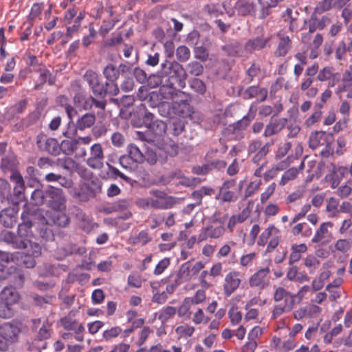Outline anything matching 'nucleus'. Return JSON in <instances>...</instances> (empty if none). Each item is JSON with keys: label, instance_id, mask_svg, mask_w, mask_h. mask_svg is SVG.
<instances>
[{"label": "nucleus", "instance_id": "nucleus-1", "mask_svg": "<svg viewBox=\"0 0 352 352\" xmlns=\"http://www.w3.org/2000/svg\"><path fill=\"white\" fill-rule=\"evenodd\" d=\"M34 206H45L54 211L64 212L67 208V197L62 188L48 185L33 194Z\"/></svg>", "mask_w": 352, "mask_h": 352}, {"label": "nucleus", "instance_id": "nucleus-2", "mask_svg": "<svg viewBox=\"0 0 352 352\" xmlns=\"http://www.w3.org/2000/svg\"><path fill=\"white\" fill-rule=\"evenodd\" d=\"M164 76V88L162 93L175 89H184L186 87L187 73L178 62L165 60L161 65V72Z\"/></svg>", "mask_w": 352, "mask_h": 352}, {"label": "nucleus", "instance_id": "nucleus-3", "mask_svg": "<svg viewBox=\"0 0 352 352\" xmlns=\"http://www.w3.org/2000/svg\"><path fill=\"white\" fill-rule=\"evenodd\" d=\"M37 219L42 223L46 221L40 209L29 207L24 208L21 214L22 222L18 226L17 232L23 239L28 241V244L33 237L32 228Z\"/></svg>", "mask_w": 352, "mask_h": 352}, {"label": "nucleus", "instance_id": "nucleus-4", "mask_svg": "<svg viewBox=\"0 0 352 352\" xmlns=\"http://www.w3.org/2000/svg\"><path fill=\"white\" fill-rule=\"evenodd\" d=\"M21 329L11 323H5L0 327V351L7 352L13 350L18 342Z\"/></svg>", "mask_w": 352, "mask_h": 352}, {"label": "nucleus", "instance_id": "nucleus-5", "mask_svg": "<svg viewBox=\"0 0 352 352\" xmlns=\"http://www.w3.org/2000/svg\"><path fill=\"white\" fill-rule=\"evenodd\" d=\"M276 302L283 300V303L276 305L272 311V318L276 319L285 312H289L294 307L295 296L287 292L283 287H278L274 294Z\"/></svg>", "mask_w": 352, "mask_h": 352}, {"label": "nucleus", "instance_id": "nucleus-6", "mask_svg": "<svg viewBox=\"0 0 352 352\" xmlns=\"http://www.w3.org/2000/svg\"><path fill=\"white\" fill-rule=\"evenodd\" d=\"M238 96L244 100H250L256 98L259 102H264L267 98L268 91L265 87H261L259 85H251L247 88L242 86L237 87Z\"/></svg>", "mask_w": 352, "mask_h": 352}, {"label": "nucleus", "instance_id": "nucleus-7", "mask_svg": "<svg viewBox=\"0 0 352 352\" xmlns=\"http://www.w3.org/2000/svg\"><path fill=\"white\" fill-rule=\"evenodd\" d=\"M330 19L327 16H322L321 19H318L315 14H311L307 23L309 24V32L302 35V41L308 43L310 41V35L315 32L317 30H323L328 24L330 23ZM307 23V21L304 20V24Z\"/></svg>", "mask_w": 352, "mask_h": 352}, {"label": "nucleus", "instance_id": "nucleus-8", "mask_svg": "<svg viewBox=\"0 0 352 352\" xmlns=\"http://www.w3.org/2000/svg\"><path fill=\"white\" fill-rule=\"evenodd\" d=\"M0 241L5 242L13 248L21 250L27 248L29 245L28 241L23 239L18 232L14 234L7 230L0 232Z\"/></svg>", "mask_w": 352, "mask_h": 352}, {"label": "nucleus", "instance_id": "nucleus-9", "mask_svg": "<svg viewBox=\"0 0 352 352\" xmlns=\"http://www.w3.org/2000/svg\"><path fill=\"white\" fill-rule=\"evenodd\" d=\"M333 141L334 138L332 133L316 131L309 135V146L314 150L320 146L333 144Z\"/></svg>", "mask_w": 352, "mask_h": 352}, {"label": "nucleus", "instance_id": "nucleus-10", "mask_svg": "<svg viewBox=\"0 0 352 352\" xmlns=\"http://www.w3.org/2000/svg\"><path fill=\"white\" fill-rule=\"evenodd\" d=\"M36 144L41 151H45L51 155L57 156L60 154V144L55 138L38 135Z\"/></svg>", "mask_w": 352, "mask_h": 352}, {"label": "nucleus", "instance_id": "nucleus-11", "mask_svg": "<svg viewBox=\"0 0 352 352\" xmlns=\"http://www.w3.org/2000/svg\"><path fill=\"white\" fill-rule=\"evenodd\" d=\"M104 154L102 146L94 144L90 148V157L87 160L89 166L94 169H100L103 167Z\"/></svg>", "mask_w": 352, "mask_h": 352}, {"label": "nucleus", "instance_id": "nucleus-12", "mask_svg": "<svg viewBox=\"0 0 352 352\" xmlns=\"http://www.w3.org/2000/svg\"><path fill=\"white\" fill-rule=\"evenodd\" d=\"M236 182L234 179L225 181L219 188L216 199H221L223 202H234L236 201L237 196L233 191L230 190V188H233Z\"/></svg>", "mask_w": 352, "mask_h": 352}, {"label": "nucleus", "instance_id": "nucleus-13", "mask_svg": "<svg viewBox=\"0 0 352 352\" xmlns=\"http://www.w3.org/2000/svg\"><path fill=\"white\" fill-rule=\"evenodd\" d=\"M278 113H275L266 125L263 135L266 138L272 136L281 131L287 123V118H274Z\"/></svg>", "mask_w": 352, "mask_h": 352}, {"label": "nucleus", "instance_id": "nucleus-14", "mask_svg": "<svg viewBox=\"0 0 352 352\" xmlns=\"http://www.w3.org/2000/svg\"><path fill=\"white\" fill-rule=\"evenodd\" d=\"M10 181L14 184L13 192L14 196L19 199L25 197L26 194V187L25 184V179L21 174L17 172H12L10 176Z\"/></svg>", "mask_w": 352, "mask_h": 352}, {"label": "nucleus", "instance_id": "nucleus-15", "mask_svg": "<svg viewBox=\"0 0 352 352\" xmlns=\"http://www.w3.org/2000/svg\"><path fill=\"white\" fill-rule=\"evenodd\" d=\"M239 276L236 272H230L226 276L223 290L226 296H230L239 287L241 279Z\"/></svg>", "mask_w": 352, "mask_h": 352}, {"label": "nucleus", "instance_id": "nucleus-16", "mask_svg": "<svg viewBox=\"0 0 352 352\" xmlns=\"http://www.w3.org/2000/svg\"><path fill=\"white\" fill-rule=\"evenodd\" d=\"M18 164L15 154L12 151H9L5 157L1 159L0 168L4 173L10 172L12 174V172L18 171L16 170Z\"/></svg>", "mask_w": 352, "mask_h": 352}, {"label": "nucleus", "instance_id": "nucleus-17", "mask_svg": "<svg viewBox=\"0 0 352 352\" xmlns=\"http://www.w3.org/2000/svg\"><path fill=\"white\" fill-rule=\"evenodd\" d=\"M238 15L245 16L248 15H256V5L250 0H237L234 5Z\"/></svg>", "mask_w": 352, "mask_h": 352}, {"label": "nucleus", "instance_id": "nucleus-18", "mask_svg": "<svg viewBox=\"0 0 352 352\" xmlns=\"http://www.w3.org/2000/svg\"><path fill=\"white\" fill-rule=\"evenodd\" d=\"M299 17L300 14L296 10L289 8L282 14L284 21L289 23V30L291 32H295L299 29Z\"/></svg>", "mask_w": 352, "mask_h": 352}, {"label": "nucleus", "instance_id": "nucleus-19", "mask_svg": "<svg viewBox=\"0 0 352 352\" xmlns=\"http://www.w3.org/2000/svg\"><path fill=\"white\" fill-rule=\"evenodd\" d=\"M76 218L78 221L80 228L86 233L91 232L97 224L91 220L82 210L77 209Z\"/></svg>", "mask_w": 352, "mask_h": 352}, {"label": "nucleus", "instance_id": "nucleus-20", "mask_svg": "<svg viewBox=\"0 0 352 352\" xmlns=\"http://www.w3.org/2000/svg\"><path fill=\"white\" fill-rule=\"evenodd\" d=\"M173 108L174 113L182 118H190L194 113L193 107L185 100L173 101Z\"/></svg>", "mask_w": 352, "mask_h": 352}, {"label": "nucleus", "instance_id": "nucleus-21", "mask_svg": "<svg viewBox=\"0 0 352 352\" xmlns=\"http://www.w3.org/2000/svg\"><path fill=\"white\" fill-rule=\"evenodd\" d=\"M243 49L244 46L236 40L230 41L221 46V50L228 56H241Z\"/></svg>", "mask_w": 352, "mask_h": 352}, {"label": "nucleus", "instance_id": "nucleus-22", "mask_svg": "<svg viewBox=\"0 0 352 352\" xmlns=\"http://www.w3.org/2000/svg\"><path fill=\"white\" fill-rule=\"evenodd\" d=\"M262 72L260 64L253 62L250 67L245 72V78L243 82L245 85L252 83L254 80L259 79Z\"/></svg>", "mask_w": 352, "mask_h": 352}, {"label": "nucleus", "instance_id": "nucleus-23", "mask_svg": "<svg viewBox=\"0 0 352 352\" xmlns=\"http://www.w3.org/2000/svg\"><path fill=\"white\" fill-rule=\"evenodd\" d=\"M19 300V294L13 287H5L0 293V301L15 305Z\"/></svg>", "mask_w": 352, "mask_h": 352}, {"label": "nucleus", "instance_id": "nucleus-24", "mask_svg": "<svg viewBox=\"0 0 352 352\" xmlns=\"http://www.w3.org/2000/svg\"><path fill=\"white\" fill-rule=\"evenodd\" d=\"M0 221L6 228H12L16 223V216L13 208L2 210L0 212Z\"/></svg>", "mask_w": 352, "mask_h": 352}, {"label": "nucleus", "instance_id": "nucleus-25", "mask_svg": "<svg viewBox=\"0 0 352 352\" xmlns=\"http://www.w3.org/2000/svg\"><path fill=\"white\" fill-rule=\"evenodd\" d=\"M254 118L255 113L252 111V109H250L248 113L243 116L242 119L234 122L232 125H230L228 130L233 133H235L237 131L245 130Z\"/></svg>", "mask_w": 352, "mask_h": 352}, {"label": "nucleus", "instance_id": "nucleus-26", "mask_svg": "<svg viewBox=\"0 0 352 352\" xmlns=\"http://www.w3.org/2000/svg\"><path fill=\"white\" fill-rule=\"evenodd\" d=\"M138 96L141 100L145 102L144 105H147L151 108L157 109L160 103L161 102L160 101L158 94L155 92H151L148 94L146 93L144 96L142 87L139 89Z\"/></svg>", "mask_w": 352, "mask_h": 352}, {"label": "nucleus", "instance_id": "nucleus-27", "mask_svg": "<svg viewBox=\"0 0 352 352\" xmlns=\"http://www.w3.org/2000/svg\"><path fill=\"white\" fill-rule=\"evenodd\" d=\"M344 91H347V98H352V74L349 71H345L343 74L342 84L337 89L338 94Z\"/></svg>", "mask_w": 352, "mask_h": 352}, {"label": "nucleus", "instance_id": "nucleus-28", "mask_svg": "<svg viewBox=\"0 0 352 352\" xmlns=\"http://www.w3.org/2000/svg\"><path fill=\"white\" fill-rule=\"evenodd\" d=\"M269 41V38H264L257 36L248 40L244 45V50L250 53L254 50H261L267 45Z\"/></svg>", "mask_w": 352, "mask_h": 352}, {"label": "nucleus", "instance_id": "nucleus-29", "mask_svg": "<svg viewBox=\"0 0 352 352\" xmlns=\"http://www.w3.org/2000/svg\"><path fill=\"white\" fill-rule=\"evenodd\" d=\"M279 42L275 52L276 56H285L292 47V41L288 36L278 34Z\"/></svg>", "mask_w": 352, "mask_h": 352}, {"label": "nucleus", "instance_id": "nucleus-30", "mask_svg": "<svg viewBox=\"0 0 352 352\" xmlns=\"http://www.w3.org/2000/svg\"><path fill=\"white\" fill-rule=\"evenodd\" d=\"M25 184L26 193L28 192L29 188L33 189L30 193V202L34 205L33 194L36 192L37 190H43L45 188L44 185L35 177H25Z\"/></svg>", "mask_w": 352, "mask_h": 352}, {"label": "nucleus", "instance_id": "nucleus-31", "mask_svg": "<svg viewBox=\"0 0 352 352\" xmlns=\"http://www.w3.org/2000/svg\"><path fill=\"white\" fill-rule=\"evenodd\" d=\"M307 250V247L305 243L292 245L289 258V265H292L294 263L299 261L302 257V254L305 253Z\"/></svg>", "mask_w": 352, "mask_h": 352}, {"label": "nucleus", "instance_id": "nucleus-32", "mask_svg": "<svg viewBox=\"0 0 352 352\" xmlns=\"http://www.w3.org/2000/svg\"><path fill=\"white\" fill-rule=\"evenodd\" d=\"M270 272L268 267L261 269L253 274L250 279V285L252 287H263L265 285V278Z\"/></svg>", "mask_w": 352, "mask_h": 352}, {"label": "nucleus", "instance_id": "nucleus-33", "mask_svg": "<svg viewBox=\"0 0 352 352\" xmlns=\"http://www.w3.org/2000/svg\"><path fill=\"white\" fill-rule=\"evenodd\" d=\"M185 124L183 120L175 118L167 124V133L169 135L177 136L184 130Z\"/></svg>", "mask_w": 352, "mask_h": 352}, {"label": "nucleus", "instance_id": "nucleus-34", "mask_svg": "<svg viewBox=\"0 0 352 352\" xmlns=\"http://www.w3.org/2000/svg\"><path fill=\"white\" fill-rule=\"evenodd\" d=\"M181 89H175L174 91L168 90L164 93H162L165 98L173 99L174 101L185 100V102H190L191 97L189 94L184 91H180Z\"/></svg>", "mask_w": 352, "mask_h": 352}, {"label": "nucleus", "instance_id": "nucleus-35", "mask_svg": "<svg viewBox=\"0 0 352 352\" xmlns=\"http://www.w3.org/2000/svg\"><path fill=\"white\" fill-rule=\"evenodd\" d=\"M202 12L205 15L214 18H217L219 16L223 14V11L221 8V5L219 3H214L212 2L204 6L202 8Z\"/></svg>", "mask_w": 352, "mask_h": 352}, {"label": "nucleus", "instance_id": "nucleus-36", "mask_svg": "<svg viewBox=\"0 0 352 352\" xmlns=\"http://www.w3.org/2000/svg\"><path fill=\"white\" fill-rule=\"evenodd\" d=\"M96 122V116L93 113H87L79 118L76 122V129L83 131L94 125Z\"/></svg>", "mask_w": 352, "mask_h": 352}, {"label": "nucleus", "instance_id": "nucleus-37", "mask_svg": "<svg viewBox=\"0 0 352 352\" xmlns=\"http://www.w3.org/2000/svg\"><path fill=\"white\" fill-rule=\"evenodd\" d=\"M127 151L129 157L133 160V162L138 164H142L145 162L144 153L137 145L134 144H129L127 147Z\"/></svg>", "mask_w": 352, "mask_h": 352}, {"label": "nucleus", "instance_id": "nucleus-38", "mask_svg": "<svg viewBox=\"0 0 352 352\" xmlns=\"http://www.w3.org/2000/svg\"><path fill=\"white\" fill-rule=\"evenodd\" d=\"M79 147V141L74 140H63L60 144V153L63 152L65 155H71Z\"/></svg>", "mask_w": 352, "mask_h": 352}, {"label": "nucleus", "instance_id": "nucleus-39", "mask_svg": "<svg viewBox=\"0 0 352 352\" xmlns=\"http://www.w3.org/2000/svg\"><path fill=\"white\" fill-rule=\"evenodd\" d=\"M190 267L191 262L190 261L183 263L177 271L176 276L183 282L190 280L192 277Z\"/></svg>", "mask_w": 352, "mask_h": 352}, {"label": "nucleus", "instance_id": "nucleus-40", "mask_svg": "<svg viewBox=\"0 0 352 352\" xmlns=\"http://www.w3.org/2000/svg\"><path fill=\"white\" fill-rule=\"evenodd\" d=\"M280 231L274 226L271 225L265 230L259 236L257 244L259 246H265L267 243L270 236L279 234Z\"/></svg>", "mask_w": 352, "mask_h": 352}, {"label": "nucleus", "instance_id": "nucleus-41", "mask_svg": "<svg viewBox=\"0 0 352 352\" xmlns=\"http://www.w3.org/2000/svg\"><path fill=\"white\" fill-rule=\"evenodd\" d=\"M103 75L107 81L116 82L119 78L120 72L116 65L109 63L103 69Z\"/></svg>", "mask_w": 352, "mask_h": 352}, {"label": "nucleus", "instance_id": "nucleus-42", "mask_svg": "<svg viewBox=\"0 0 352 352\" xmlns=\"http://www.w3.org/2000/svg\"><path fill=\"white\" fill-rule=\"evenodd\" d=\"M333 226V224L331 222L322 223L314 236L311 240L312 242L315 243L321 242L325 235L329 232L328 228H332Z\"/></svg>", "mask_w": 352, "mask_h": 352}, {"label": "nucleus", "instance_id": "nucleus-43", "mask_svg": "<svg viewBox=\"0 0 352 352\" xmlns=\"http://www.w3.org/2000/svg\"><path fill=\"white\" fill-rule=\"evenodd\" d=\"M173 205V198L169 197L168 199H153L149 198V208L159 209H168Z\"/></svg>", "mask_w": 352, "mask_h": 352}, {"label": "nucleus", "instance_id": "nucleus-44", "mask_svg": "<svg viewBox=\"0 0 352 352\" xmlns=\"http://www.w3.org/2000/svg\"><path fill=\"white\" fill-rule=\"evenodd\" d=\"M146 84L151 88L160 86V91L162 94V89L164 88V76L162 74H151L148 75V81Z\"/></svg>", "mask_w": 352, "mask_h": 352}, {"label": "nucleus", "instance_id": "nucleus-45", "mask_svg": "<svg viewBox=\"0 0 352 352\" xmlns=\"http://www.w3.org/2000/svg\"><path fill=\"white\" fill-rule=\"evenodd\" d=\"M39 83L35 85L34 89L36 90L41 89L42 86L45 83L48 82L50 85H53L54 83L55 79L54 77L52 75L50 71L47 69H44L41 71L39 77H38Z\"/></svg>", "mask_w": 352, "mask_h": 352}, {"label": "nucleus", "instance_id": "nucleus-46", "mask_svg": "<svg viewBox=\"0 0 352 352\" xmlns=\"http://www.w3.org/2000/svg\"><path fill=\"white\" fill-rule=\"evenodd\" d=\"M148 128L157 136H162L167 132V124L159 120H155Z\"/></svg>", "mask_w": 352, "mask_h": 352}, {"label": "nucleus", "instance_id": "nucleus-47", "mask_svg": "<svg viewBox=\"0 0 352 352\" xmlns=\"http://www.w3.org/2000/svg\"><path fill=\"white\" fill-rule=\"evenodd\" d=\"M110 102L116 104L118 107H129L133 105L134 98L132 96L125 95L120 99L111 98Z\"/></svg>", "mask_w": 352, "mask_h": 352}, {"label": "nucleus", "instance_id": "nucleus-48", "mask_svg": "<svg viewBox=\"0 0 352 352\" xmlns=\"http://www.w3.org/2000/svg\"><path fill=\"white\" fill-rule=\"evenodd\" d=\"M157 111L162 117H170L174 113L173 102H161L157 107Z\"/></svg>", "mask_w": 352, "mask_h": 352}, {"label": "nucleus", "instance_id": "nucleus-49", "mask_svg": "<svg viewBox=\"0 0 352 352\" xmlns=\"http://www.w3.org/2000/svg\"><path fill=\"white\" fill-rule=\"evenodd\" d=\"M51 332L52 329L50 328V325L49 324L48 321L45 320L39 328L36 338L39 340L41 342H43V340L48 339L51 336Z\"/></svg>", "mask_w": 352, "mask_h": 352}, {"label": "nucleus", "instance_id": "nucleus-50", "mask_svg": "<svg viewBox=\"0 0 352 352\" xmlns=\"http://www.w3.org/2000/svg\"><path fill=\"white\" fill-rule=\"evenodd\" d=\"M12 304L0 301V317L10 318L14 316V310Z\"/></svg>", "mask_w": 352, "mask_h": 352}, {"label": "nucleus", "instance_id": "nucleus-51", "mask_svg": "<svg viewBox=\"0 0 352 352\" xmlns=\"http://www.w3.org/2000/svg\"><path fill=\"white\" fill-rule=\"evenodd\" d=\"M27 349L30 352H41L42 349L47 348L46 342H41L39 340L35 338L32 342H27Z\"/></svg>", "mask_w": 352, "mask_h": 352}, {"label": "nucleus", "instance_id": "nucleus-52", "mask_svg": "<svg viewBox=\"0 0 352 352\" xmlns=\"http://www.w3.org/2000/svg\"><path fill=\"white\" fill-rule=\"evenodd\" d=\"M190 87L198 94L203 95L206 91L205 83L199 78H192L189 82Z\"/></svg>", "mask_w": 352, "mask_h": 352}, {"label": "nucleus", "instance_id": "nucleus-53", "mask_svg": "<svg viewBox=\"0 0 352 352\" xmlns=\"http://www.w3.org/2000/svg\"><path fill=\"white\" fill-rule=\"evenodd\" d=\"M188 73L192 76H198L203 74L204 66L198 61H192L186 66Z\"/></svg>", "mask_w": 352, "mask_h": 352}, {"label": "nucleus", "instance_id": "nucleus-54", "mask_svg": "<svg viewBox=\"0 0 352 352\" xmlns=\"http://www.w3.org/2000/svg\"><path fill=\"white\" fill-rule=\"evenodd\" d=\"M332 8H337L336 0H322L316 7V11L322 13L330 10Z\"/></svg>", "mask_w": 352, "mask_h": 352}, {"label": "nucleus", "instance_id": "nucleus-55", "mask_svg": "<svg viewBox=\"0 0 352 352\" xmlns=\"http://www.w3.org/2000/svg\"><path fill=\"white\" fill-rule=\"evenodd\" d=\"M38 235L43 239L49 241L54 240V233L47 223L43 224L38 229Z\"/></svg>", "mask_w": 352, "mask_h": 352}, {"label": "nucleus", "instance_id": "nucleus-56", "mask_svg": "<svg viewBox=\"0 0 352 352\" xmlns=\"http://www.w3.org/2000/svg\"><path fill=\"white\" fill-rule=\"evenodd\" d=\"M190 57V51L185 45H181L176 50V58L179 62H186Z\"/></svg>", "mask_w": 352, "mask_h": 352}, {"label": "nucleus", "instance_id": "nucleus-57", "mask_svg": "<svg viewBox=\"0 0 352 352\" xmlns=\"http://www.w3.org/2000/svg\"><path fill=\"white\" fill-rule=\"evenodd\" d=\"M334 247H335L336 250L339 252H341L343 253L346 252L352 247V240L351 239H338L336 242Z\"/></svg>", "mask_w": 352, "mask_h": 352}, {"label": "nucleus", "instance_id": "nucleus-58", "mask_svg": "<svg viewBox=\"0 0 352 352\" xmlns=\"http://www.w3.org/2000/svg\"><path fill=\"white\" fill-rule=\"evenodd\" d=\"M133 75L139 83L146 84L149 74L141 67H136L133 69Z\"/></svg>", "mask_w": 352, "mask_h": 352}, {"label": "nucleus", "instance_id": "nucleus-59", "mask_svg": "<svg viewBox=\"0 0 352 352\" xmlns=\"http://www.w3.org/2000/svg\"><path fill=\"white\" fill-rule=\"evenodd\" d=\"M324 180L330 184L331 188L333 189L336 188L341 182L333 167L330 173L325 175Z\"/></svg>", "mask_w": 352, "mask_h": 352}, {"label": "nucleus", "instance_id": "nucleus-60", "mask_svg": "<svg viewBox=\"0 0 352 352\" xmlns=\"http://www.w3.org/2000/svg\"><path fill=\"white\" fill-rule=\"evenodd\" d=\"M163 149L167 155L175 157L178 154L179 146L174 141L169 140L164 144Z\"/></svg>", "mask_w": 352, "mask_h": 352}, {"label": "nucleus", "instance_id": "nucleus-61", "mask_svg": "<svg viewBox=\"0 0 352 352\" xmlns=\"http://www.w3.org/2000/svg\"><path fill=\"white\" fill-rule=\"evenodd\" d=\"M60 212V214H58L56 217H54V223L59 227L66 228L70 223V217L65 213L63 212Z\"/></svg>", "mask_w": 352, "mask_h": 352}, {"label": "nucleus", "instance_id": "nucleus-62", "mask_svg": "<svg viewBox=\"0 0 352 352\" xmlns=\"http://www.w3.org/2000/svg\"><path fill=\"white\" fill-rule=\"evenodd\" d=\"M130 206V201L127 199L119 200L118 202L113 204L111 207L106 209L108 212L113 211H122L128 208Z\"/></svg>", "mask_w": 352, "mask_h": 352}, {"label": "nucleus", "instance_id": "nucleus-63", "mask_svg": "<svg viewBox=\"0 0 352 352\" xmlns=\"http://www.w3.org/2000/svg\"><path fill=\"white\" fill-rule=\"evenodd\" d=\"M85 14L80 12L79 15L75 19L74 24L67 28L66 36L69 38L72 37V34L77 32L80 26V22L84 19Z\"/></svg>", "mask_w": 352, "mask_h": 352}, {"label": "nucleus", "instance_id": "nucleus-64", "mask_svg": "<svg viewBox=\"0 0 352 352\" xmlns=\"http://www.w3.org/2000/svg\"><path fill=\"white\" fill-rule=\"evenodd\" d=\"M194 56L195 58L199 59L202 62H205L208 58L209 53L208 50L203 46L195 47Z\"/></svg>", "mask_w": 352, "mask_h": 352}]
</instances>
